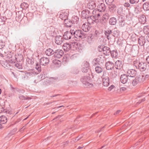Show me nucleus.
I'll use <instances>...</instances> for the list:
<instances>
[{
	"mask_svg": "<svg viewBox=\"0 0 149 149\" xmlns=\"http://www.w3.org/2000/svg\"><path fill=\"white\" fill-rule=\"evenodd\" d=\"M97 10L95 11H93V14H94V17H95V19H98L100 17V15H102L101 13H99L97 12Z\"/></svg>",
	"mask_w": 149,
	"mask_h": 149,
	"instance_id": "e433bc0d",
	"label": "nucleus"
},
{
	"mask_svg": "<svg viewBox=\"0 0 149 149\" xmlns=\"http://www.w3.org/2000/svg\"><path fill=\"white\" fill-rule=\"evenodd\" d=\"M109 18V14L108 13H106L103 15L102 17V19L103 20H107Z\"/></svg>",
	"mask_w": 149,
	"mask_h": 149,
	"instance_id": "09e8293b",
	"label": "nucleus"
},
{
	"mask_svg": "<svg viewBox=\"0 0 149 149\" xmlns=\"http://www.w3.org/2000/svg\"><path fill=\"white\" fill-rule=\"evenodd\" d=\"M140 8H139V7H136L135 8V12L136 13H139L140 11Z\"/></svg>",
	"mask_w": 149,
	"mask_h": 149,
	"instance_id": "bf43d9fd",
	"label": "nucleus"
},
{
	"mask_svg": "<svg viewBox=\"0 0 149 149\" xmlns=\"http://www.w3.org/2000/svg\"><path fill=\"white\" fill-rule=\"evenodd\" d=\"M115 67L116 68L119 70H121V61L118 60L115 63Z\"/></svg>",
	"mask_w": 149,
	"mask_h": 149,
	"instance_id": "c85d7f7f",
	"label": "nucleus"
},
{
	"mask_svg": "<svg viewBox=\"0 0 149 149\" xmlns=\"http://www.w3.org/2000/svg\"><path fill=\"white\" fill-rule=\"evenodd\" d=\"M7 18L5 16H1L0 17V22L4 23L5 22Z\"/></svg>",
	"mask_w": 149,
	"mask_h": 149,
	"instance_id": "8fccbe9b",
	"label": "nucleus"
},
{
	"mask_svg": "<svg viewBox=\"0 0 149 149\" xmlns=\"http://www.w3.org/2000/svg\"><path fill=\"white\" fill-rule=\"evenodd\" d=\"M143 8L145 10H149V3L147 2L144 3L143 5Z\"/></svg>",
	"mask_w": 149,
	"mask_h": 149,
	"instance_id": "4c0bfd02",
	"label": "nucleus"
},
{
	"mask_svg": "<svg viewBox=\"0 0 149 149\" xmlns=\"http://www.w3.org/2000/svg\"><path fill=\"white\" fill-rule=\"evenodd\" d=\"M104 48V47L102 45L98 47V50L99 52H102L103 51V48Z\"/></svg>",
	"mask_w": 149,
	"mask_h": 149,
	"instance_id": "052dcab7",
	"label": "nucleus"
},
{
	"mask_svg": "<svg viewBox=\"0 0 149 149\" xmlns=\"http://www.w3.org/2000/svg\"><path fill=\"white\" fill-rule=\"evenodd\" d=\"M6 111L4 108L3 107L0 106V113L3 112L4 113Z\"/></svg>",
	"mask_w": 149,
	"mask_h": 149,
	"instance_id": "4d7b16f0",
	"label": "nucleus"
},
{
	"mask_svg": "<svg viewBox=\"0 0 149 149\" xmlns=\"http://www.w3.org/2000/svg\"><path fill=\"white\" fill-rule=\"evenodd\" d=\"M111 50L110 48L107 47H104L103 48V52L105 55H109L110 54Z\"/></svg>",
	"mask_w": 149,
	"mask_h": 149,
	"instance_id": "a878e982",
	"label": "nucleus"
},
{
	"mask_svg": "<svg viewBox=\"0 0 149 149\" xmlns=\"http://www.w3.org/2000/svg\"><path fill=\"white\" fill-rule=\"evenodd\" d=\"M78 56V55L77 54H74L73 55H72L70 57V58L71 59H73L75 58H77Z\"/></svg>",
	"mask_w": 149,
	"mask_h": 149,
	"instance_id": "6e6d98bb",
	"label": "nucleus"
},
{
	"mask_svg": "<svg viewBox=\"0 0 149 149\" xmlns=\"http://www.w3.org/2000/svg\"><path fill=\"white\" fill-rule=\"evenodd\" d=\"M70 44L67 43L63 44V48L65 51H68L73 47V50H76L79 52L83 49V48L80 44V43L77 41L71 42Z\"/></svg>",
	"mask_w": 149,
	"mask_h": 149,
	"instance_id": "f257e3e1",
	"label": "nucleus"
},
{
	"mask_svg": "<svg viewBox=\"0 0 149 149\" xmlns=\"http://www.w3.org/2000/svg\"><path fill=\"white\" fill-rule=\"evenodd\" d=\"M109 5V8L111 10H113L115 7L116 6L114 4H111Z\"/></svg>",
	"mask_w": 149,
	"mask_h": 149,
	"instance_id": "603ef678",
	"label": "nucleus"
},
{
	"mask_svg": "<svg viewBox=\"0 0 149 149\" xmlns=\"http://www.w3.org/2000/svg\"><path fill=\"white\" fill-rule=\"evenodd\" d=\"M71 31L72 32L74 36L77 39H83L85 37L86 34L81 30H77L71 29Z\"/></svg>",
	"mask_w": 149,
	"mask_h": 149,
	"instance_id": "20e7f679",
	"label": "nucleus"
},
{
	"mask_svg": "<svg viewBox=\"0 0 149 149\" xmlns=\"http://www.w3.org/2000/svg\"><path fill=\"white\" fill-rule=\"evenodd\" d=\"M104 62V58L102 56H99L97 58L94 59L93 61V63L94 64L102 65Z\"/></svg>",
	"mask_w": 149,
	"mask_h": 149,
	"instance_id": "0eeeda50",
	"label": "nucleus"
},
{
	"mask_svg": "<svg viewBox=\"0 0 149 149\" xmlns=\"http://www.w3.org/2000/svg\"><path fill=\"white\" fill-rule=\"evenodd\" d=\"M130 5L129 3L128 2H126L124 4V6L125 7H128Z\"/></svg>",
	"mask_w": 149,
	"mask_h": 149,
	"instance_id": "338daca9",
	"label": "nucleus"
},
{
	"mask_svg": "<svg viewBox=\"0 0 149 149\" xmlns=\"http://www.w3.org/2000/svg\"><path fill=\"white\" fill-rule=\"evenodd\" d=\"M96 7L95 2L93 1H91L87 3V7L89 9L93 10Z\"/></svg>",
	"mask_w": 149,
	"mask_h": 149,
	"instance_id": "412c9836",
	"label": "nucleus"
},
{
	"mask_svg": "<svg viewBox=\"0 0 149 149\" xmlns=\"http://www.w3.org/2000/svg\"><path fill=\"white\" fill-rule=\"evenodd\" d=\"M9 61L11 64H14L15 66L17 68L21 69L22 68V63L17 62L15 61V59H11L9 60Z\"/></svg>",
	"mask_w": 149,
	"mask_h": 149,
	"instance_id": "9b49d317",
	"label": "nucleus"
},
{
	"mask_svg": "<svg viewBox=\"0 0 149 149\" xmlns=\"http://www.w3.org/2000/svg\"><path fill=\"white\" fill-rule=\"evenodd\" d=\"M139 78V81L140 83L143 82L145 80V76H137Z\"/></svg>",
	"mask_w": 149,
	"mask_h": 149,
	"instance_id": "a18cd8bd",
	"label": "nucleus"
},
{
	"mask_svg": "<svg viewBox=\"0 0 149 149\" xmlns=\"http://www.w3.org/2000/svg\"><path fill=\"white\" fill-rule=\"evenodd\" d=\"M68 14L67 12H63L60 14L59 17L62 20L64 21L68 19Z\"/></svg>",
	"mask_w": 149,
	"mask_h": 149,
	"instance_id": "6ab92c4d",
	"label": "nucleus"
},
{
	"mask_svg": "<svg viewBox=\"0 0 149 149\" xmlns=\"http://www.w3.org/2000/svg\"><path fill=\"white\" fill-rule=\"evenodd\" d=\"M64 54L63 51L61 49H57L54 52V55L55 58H61Z\"/></svg>",
	"mask_w": 149,
	"mask_h": 149,
	"instance_id": "6e6552de",
	"label": "nucleus"
},
{
	"mask_svg": "<svg viewBox=\"0 0 149 149\" xmlns=\"http://www.w3.org/2000/svg\"><path fill=\"white\" fill-rule=\"evenodd\" d=\"M113 1V0H105V2L107 4L110 5Z\"/></svg>",
	"mask_w": 149,
	"mask_h": 149,
	"instance_id": "13d9d810",
	"label": "nucleus"
},
{
	"mask_svg": "<svg viewBox=\"0 0 149 149\" xmlns=\"http://www.w3.org/2000/svg\"><path fill=\"white\" fill-rule=\"evenodd\" d=\"M112 32L111 30L109 29H108L104 31V34L108 40L111 38Z\"/></svg>",
	"mask_w": 149,
	"mask_h": 149,
	"instance_id": "4be33fe9",
	"label": "nucleus"
},
{
	"mask_svg": "<svg viewBox=\"0 0 149 149\" xmlns=\"http://www.w3.org/2000/svg\"><path fill=\"white\" fill-rule=\"evenodd\" d=\"M139 21L141 24H144L146 22V18L145 15H141L139 18Z\"/></svg>",
	"mask_w": 149,
	"mask_h": 149,
	"instance_id": "393cba45",
	"label": "nucleus"
},
{
	"mask_svg": "<svg viewBox=\"0 0 149 149\" xmlns=\"http://www.w3.org/2000/svg\"><path fill=\"white\" fill-rule=\"evenodd\" d=\"M145 38L142 36L140 37L138 39V43L139 45L141 46H143L145 43Z\"/></svg>",
	"mask_w": 149,
	"mask_h": 149,
	"instance_id": "b1692460",
	"label": "nucleus"
},
{
	"mask_svg": "<svg viewBox=\"0 0 149 149\" xmlns=\"http://www.w3.org/2000/svg\"><path fill=\"white\" fill-rule=\"evenodd\" d=\"M106 68L107 70H111L113 68L114 66V64L110 61L106 62L105 64Z\"/></svg>",
	"mask_w": 149,
	"mask_h": 149,
	"instance_id": "aec40b11",
	"label": "nucleus"
},
{
	"mask_svg": "<svg viewBox=\"0 0 149 149\" xmlns=\"http://www.w3.org/2000/svg\"><path fill=\"white\" fill-rule=\"evenodd\" d=\"M53 63L58 67L60 66L61 64V61L57 60H54Z\"/></svg>",
	"mask_w": 149,
	"mask_h": 149,
	"instance_id": "ea45409f",
	"label": "nucleus"
},
{
	"mask_svg": "<svg viewBox=\"0 0 149 149\" xmlns=\"http://www.w3.org/2000/svg\"><path fill=\"white\" fill-rule=\"evenodd\" d=\"M4 46V42H3L2 40H0V49H2Z\"/></svg>",
	"mask_w": 149,
	"mask_h": 149,
	"instance_id": "3c124183",
	"label": "nucleus"
},
{
	"mask_svg": "<svg viewBox=\"0 0 149 149\" xmlns=\"http://www.w3.org/2000/svg\"><path fill=\"white\" fill-rule=\"evenodd\" d=\"M12 57L13 58V59H14L13 58L14 57L16 61V62H22L23 61V57L22 55L20 54H15L14 57Z\"/></svg>",
	"mask_w": 149,
	"mask_h": 149,
	"instance_id": "ddd939ff",
	"label": "nucleus"
},
{
	"mask_svg": "<svg viewBox=\"0 0 149 149\" xmlns=\"http://www.w3.org/2000/svg\"><path fill=\"white\" fill-rule=\"evenodd\" d=\"M68 143H69V141H67L65 142H63V143H62V146H65L67 145H68Z\"/></svg>",
	"mask_w": 149,
	"mask_h": 149,
	"instance_id": "e2e57ef3",
	"label": "nucleus"
},
{
	"mask_svg": "<svg viewBox=\"0 0 149 149\" xmlns=\"http://www.w3.org/2000/svg\"><path fill=\"white\" fill-rule=\"evenodd\" d=\"M25 74L27 76L33 77L37 75L38 73L35 71L34 70L31 69L26 72Z\"/></svg>",
	"mask_w": 149,
	"mask_h": 149,
	"instance_id": "dca6fc26",
	"label": "nucleus"
},
{
	"mask_svg": "<svg viewBox=\"0 0 149 149\" xmlns=\"http://www.w3.org/2000/svg\"><path fill=\"white\" fill-rule=\"evenodd\" d=\"M64 24L65 26L67 27H70L73 24V23L72 21H70L68 19H66L64 21Z\"/></svg>",
	"mask_w": 149,
	"mask_h": 149,
	"instance_id": "5701e85b",
	"label": "nucleus"
},
{
	"mask_svg": "<svg viewBox=\"0 0 149 149\" xmlns=\"http://www.w3.org/2000/svg\"><path fill=\"white\" fill-rule=\"evenodd\" d=\"M91 78L90 77L88 76H85L81 77V81L85 86L92 87L93 86V84L89 82L91 80Z\"/></svg>",
	"mask_w": 149,
	"mask_h": 149,
	"instance_id": "39448f33",
	"label": "nucleus"
},
{
	"mask_svg": "<svg viewBox=\"0 0 149 149\" xmlns=\"http://www.w3.org/2000/svg\"><path fill=\"white\" fill-rule=\"evenodd\" d=\"M143 31L144 33L146 35L149 34V26H144L143 29Z\"/></svg>",
	"mask_w": 149,
	"mask_h": 149,
	"instance_id": "a19ab883",
	"label": "nucleus"
},
{
	"mask_svg": "<svg viewBox=\"0 0 149 149\" xmlns=\"http://www.w3.org/2000/svg\"><path fill=\"white\" fill-rule=\"evenodd\" d=\"M133 64L136 69H139L142 72L145 70L147 68L146 63L143 62H138L137 61H134Z\"/></svg>",
	"mask_w": 149,
	"mask_h": 149,
	"instance_id": "7ed1b4c3",
	"label": "nucleus"
},
{
	"mask_svg": "<svg viewBox=\"0 0 149 149\" xmlns=\"http://www.w3.org/2000/svg\"><path fill=\"white\" fill-rule=\"evenodd\" d=\"M114 87V86L113 85H111L109 87L108 90L110 91H111L113 88Z\"/></svg>",
	"mask_w": 149,
	"mask_h": 149,
	"instance_id": "774afa93",
	"label": "nucleus"
},
{
	"mask_svg": "<svg viewBox=\"0 0 149 149\" xmlns=\"http://www.w3.org/2000/svg\"><path fill=\"white\" fill-rule=\"evenodd\" d=\"M125 51L126 53L131 52L132 51L131 47L130 46H126Z\"/></svg>",
	"mask_w": 149,
	"mask_h": 149,
	"instance_id": "c03bdc74",
	"label": "nucleus"
},
{
	"mask_svg": "<svg viewBox=\"0 0 149 149\" xmlns=\"http://www.w3.org/2000/svg\"><path fill=\"white\" fill-rule=\"evenodd\" d=\"M72 22L73 24H77L79 21V18L77 16H74L72 17Z\"/></svg>",
	"mask_w": 149,
	"mask_h": 149,
	"instance_id": "72a5a7b5",
	"label": "nucleus"
},
{
	"mask_svg": "<svg viewBox=\"0 0 149 149\" xmlns=\"http://www.w3.org/2000/svg\"><path fill=\"white\" fill-rule=\"evenodd\" d=\"M110 54L112 57L114 58H118V53L116 51L113 50L111 51Z\"/></svg>",
	"mask_w": 149,
	"mask_h": 149,
	"instance_id": "2f4dec72",
	"label": "nucleus"
},
{
	"mask_svg": "<svg viewBox=\"0 0 149 149\" xmlns=\"http://www.w3.org/2000/svg\"><path fill=\"white\" fill-rule=\"evenodd\" d=\"M87 22L91 24L93 23V22H95L96 19L94 16L90 15L87 18Z\"/></svg>",
	"mask_w": 149,
	"mask_h": 149,
	"instance_id": "cd10ccee",
	"label": "nucleus"
},
{
	"mask_svg": "<svg viewBox=\"0 0 149 149\" xmlns=\"http://www.w3.org/2000/svg\"><path fill=\"white\" fill-rule=\"evenodd\" d=\"M90 11L87 10H83L81 13V17L84 19L88 18L90 16Z\"/></svg>",
	"mask_w": 149,
	"mask_h": 149,
	"instance_id": "4468645a",
	"label": "nucleus"
},
{
	"mask_svg": "<svg viewBox=\"0 0 149 149\" xmlns=\"http://www.w3.org/2000/svg\"><path fill=\"white\" fill-rule=\"evenodd\" d=\"M91 28L90 24L87 22H85L82 26L81 29L85 32L89 31Z\"/></svg>",
	"mask_w": 149,
	"mask_h": 149,
	"instance_id": "1a4fd4ad",
	"label": "nucleus"
},
{
	"mask_svg": "<svg viewBox=\"0 0 149 149\" xmlns=\"http://www.w3.org/2000/svg\"><path fill=\"white\" fill-rule=\"evenodd\" d=\"M122 68H123V71L124 72H127V74L126 75L125 74H122V83L125 84L127 81V76H128L131 77H134L136 74V71L135 70L133 69L128 70L127 69H125V65L124 64L122 66Z\"/></svg>",
	"mask_w": 149,
	"mask_h": 149,
	"instance_id": "f03ea898",
	"label": "nucleus"
},
{
	"mask_svg": "<svg viewBox=\"0 0 149 149\" xmlns=\"http://www.w3.org/2000/svg\"><path fill=\"white\" fill-rule=\"evenodd\" d=\"M28 4L25 2H23L20 5L21 8L24 9H26L28 7Z\"/></svg>",
	"mask_w": 149,
	"mask_h": 149,
	"instance_id": "79ce46f5",
	"label": "nucleus"
},
{
	"mask_svg": "<svg viewBox=\"0 0 149 149\" xmlns=\"http://www.w3.org/2000/svg\"><path fill=\"white\" fill-rule=\"evenodd\" d=\"M17 130V129L16 128H14L13 130H11L9 134L8 135L9 136L13 135L15 134Z\"/></svg>",
	"mask_w": 149,
	"mask_h": 149,
	"instance_id": "de8ad7c7",
	"label": "nucleus"
},
{
	"mask_svg": "<svg viewBox=\"0 0 149 149\" xmlns=\"http://www.w3.org/2000/svg\"><path fill=\"white\" fill-rule=\"evenodd\" d=\"M139 1V0H130V3L131 4L137 3Z\"/></svg>",
	"mask_w": 149,
	"mask_h": 149,
	"instance_id": "5fc2aeb1",
	"label": "nucleus"
},
{
	"mask_svg": "<svg viewBox=\"0 0 149 149\" xmlns=\"http://www.w3.org/2000/svg\"><path fill=\"white\" fill-rule=\"evenodd\" d=\"M40 64H39L38 63H37L36 64V69L39 72H40L41 71V68L40 66Z\"/></svg>",
	"mask_w": 149,
	"mask_h": 149,
	"instance_id": "49530a36",
	"label": "nucleus"
},
{
	"mask_svg": "<svg viewBox=\"0 0 149 149\" xmlns=\"http://www.w3.org/2000/svg\"><path fill=\"white\" fill-rule=\"evenodd\" d=\"M106 7L105 5L103 3H100L97 6V12L104 11L105 10Z\"/></svg>",
	"mask_w": 149,
	"mask_h": 149,
	"instance_id": "f3484780",
	"label": "nucleus"
},
{
	"mask_svg": "<svg viewBox=\"0 0 149 149\" xmlns=\"http://www.w3.org/2000/svg\"><path fill=\"white\" fill-rule=\"evenodd\" d=\"M117 13L118 14V15H119L118 17H120L121 15V13L120 11V8H119V9H118Z\"/></svg>",
	"mask_w": 149,
	"mask_h": 149,
	"instance_id": "69168bd1",
	"label": "nucleus"
},
{
	"mask_svg": "<svg viewBox=\"0 0 149 149\" xmlns=\"http://www.w3.org/2000/svg\"><path fill=\"white\" fill-rule=\"evenodd\" d=\"M54 52L52 49L50 48L48 49H47L45 52V54L47 56H51L53 54H54Z\"/></svg>",
	"mask_w": 149,
	"mask_h": 149,
	"instance_id": "c756f323",
	"label": "nucleus"
},
{
	"mask_svg": "<svg viewBox=\"0 0 149 149\" xmlns=\"http://www.w3.org/2000/svg\"><path fill=\"white\" fill-rule=\"evenodd\" d=\"M7 118L4 116H2L0 117V121L1 124H3L6 123L7 122Z\"/></svg>",
	"mask_w": 149,
	"mask_h": 149,
	"instance_id": "7c9ffc66",
	"label": "nucleus"
},
{
	"mask_svg": "<svg viewBox=\"0 0 149 149\" xmlns=\"http://www.w3.org/2000/svg\"><path fill=\"white\" fill-rule=\"evenodd\" d=\"M95 70V72L98 74L101 73L103 71L102 68L99 66H97L96 67Z\"/></svg>",
	"mask_w": 149,
	"mask_h": 149,
	"instance_id": "c9c22d12",
	"label": "nucleus"
},
{
	"mask_svg": "<svg viewBox=\"0 0 149 149\" xmlns=\"http://www.w3.org/2000/svg\"><path fill=\"white\" fill-rule=\"evenodd\" d=\"M101 77L102 80V83L103 86L105 87H107L109 86L110 83L108 74H107L105 72H103Z\"/></svg>",
	"mask_w": 149,
	"mask_h": 149,
	"instance_id": "423d86ee",
	"label": "nucleus"
},
{
	"mask_svg": "<svg viewBox=\"0 0 149 149\" xmlns=\"http://www.w3.org/2000/svg\"><path fill=\"white\" fill-rule=\"evenodd\" d=\"M11 59H13L12 57H11V58L8 61H6L4 62L2 66L5 68H9V67L10 66V64L8 63L9 62H9V60Z\"/></svg>",
	"mask_w": 149,
	"mask_h": 149,
	"instance_id": "473e14b6",
	"label": "nucleus"
},
{
	"mask_svg": "<svg viewBox=\"0 0 149 149\" xmlns=\"http://www.w3.org/2000/svg\"><path fill=\"white\" fill-rule=\"evenodd\" d=\"M22 17L21 15H17L16 17V19H17L18 21H19L20 19H22Z\"/></svg>",
	"mask_w": 149,
	"mask_h": 149,
	"instance_id": "680f3d73",
	"label": "nucleus"
},
{
	"mask_svg": "<svg viewBox=\"0 0 149 149\" xmlns=\"http://www.w3.org/2000/svg\"><path fill=\"white\" fill-rule=\"evenodd\" d=\"M73 34L72 32L70 31H66L64 33L63 35V38L66 40H68L71 38Z\"/></svg>",
	"mask_w": 149,
	"mask_h": 149,
	"instance_id": "f8f14e48",
	"label": "nucleus"
},
{
	"mask_svg": "<svg viewBox=\"0 0 149 149\" xmlns=\"http://www.w3.org/2000/svg\"><path fill=\"white\" fill-rule=\"evenodd\" d=\"M124 15H122V16H123V17H122V23L123 22V21H124L125 19V16L126 17L127 15H125V14H123Z\"/></svg>",
	"mask_w": 149,
	"mask_h": 149,
	"instance_id": "0e129e2a",
	"label": "nucleus"
},
{
	"mask_svg": "<svg viewBox=\"0 0 149 149\" xmlns=\"http://www.w3.org/2000/svg\"><path fill=\"white\" fill-rule=\"evenodd\" d=\"M19 98L20 100H29L31 99V98L30 97H26L22 95H19Z\"/></svg>",
	"mask_w": 149,
	"mask_h": 149,
	"instance_id": "f704fd0d",
	"label": "nucleus"
},
{
	"mask_svg": "<svg viewBox=\"0 0 149 149\" xmlns=\"http://www.w3.org/2000/svg\"><path fill=\"white\" fill-rule=\"evenodd\" d=\"M89 64L88 62H85L82 65V72L85 73L87 72L89 69Z\"/></svg>",
	"mask_w": 149,
	"mask_h": 149,
	"instance_id": "2eb2a0df",
	"label": "nucleus"
},
{
	"mask_svg": "<svg viewBox=\"0 0 149 149\" xmlns=\"http://www.w3.org/2000/svg\"><path fill=\"white\" fill-rule=\"evenodd\" d=\"M100 34V33L97 30H96L95 31L94 35L96 37H99Z\"/></svg>",
	"mask_w": 149,
	"mask_h": 149,
	"instance_id": "864d4df0",
	"label": "nucleus"
},
{
	"mask_svg": "<svg viewBox=\"0 0 149 149\" xmlns=\"http://www.w3.org/2000/svg\"><path fill=\"white\" fill-rule=\"evenodd\" d=\"M94 40V36L91 34H89L87 37V42L90 44L93 42Z\"/></svg>",
	"mask_w": 149,
	"mask_h": 149,
	"instance_id": "bb28decb",
	"label": "nucleus"
},
{
	"mask_svg": "<svg viewBox=\"0 0 149 149\" xmlns=\"http://www.w3.org/2000/svg\"><path fill=\"white\" fill-rule=\"evenodd\" d=\"M49 62V59L47 57H42L40 60V64L42 65H47Z\"/></svg>",
	"mask_w": 149,
	"mask_h": 149,
	"instance_id": "9d476101",
	"label": "nucleus"
},
{
	"mask_svg": "<svg viewBox=\"0 0 149 149\" xmlns=\"http://www.w3.org/2000/svg\"><path fill=\"white\" fill-rule=\"evenodd\" d=\"M137 76L132 81V84L133 86L136 85L138 83H140L139 81V78Z\"/></svg>",
	"mask_w": 149,
	"mask_h": 149,
	"instance_id": "37998d69",
	"label": "nucleus"
},
{
	"mask_svg": "<svg viewBox=\"0 0 149 149\" xmlns=\"http://www.w3.org/2000/svg\"><path fill=\"white\" fill-rule=\"evenodd\" d=\"M116 22V18L112 17L111 18L109 21V23L111 25H114L115 24Z\"/></svg>",
	"mask_w": 149,
	"mask_h": 149,
	"instance_id": "58836bf2",
	"label": "nucleus"
},
{
	"mask_svg": "<svg viewBox=\"0 0 149 149\" xmlns=\"http://www.w3.org/2000/svg\"><path fill=\"white\" fill-rule=\"evenodd\" d=\"M63 41V38L62 36H56L55 38L56 43L58 45H60L62 43Z\"/></svg>",
	"mask_w": 149,
	"mask_h": 149,
	"instance_id": "a211bd4d",
	"label": "nucleus"
}]
</instances>
